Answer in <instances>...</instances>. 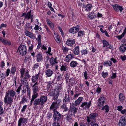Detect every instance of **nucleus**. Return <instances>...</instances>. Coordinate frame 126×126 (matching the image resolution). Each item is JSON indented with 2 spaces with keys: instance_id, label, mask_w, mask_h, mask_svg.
I'll use <instances>...</instances> for the list:
<instances>
[{
  "instance_id": "obj_1",
  "label": "nucleus",
  "mask_w": 126,
  "mask_h": 126,
  "mask_svg": "<svg viewBox=\"0 0 126 126\" xmlns=\"http://www.w3.org/2000/svg\"><path fill=\"white\" fill-rule=\"evenodd\" d=\"M16 92L12 89L8 90L6 92L5 97L4 98V102L11 105L14 96L16 98Z\"/></svg>"
},
{
  "instance_id": "obj_2",
  "label": "nucleus",
  "mask_w": 126,
  "mask_h": 126,
  "mask_svg": "<svg viewBox=\"0 0 126 126\" xmlns=\"http://www.w3.org/2000/svg\"><path fill=\"white\" fill-rule=\"evenodd\" d=\"M47 99V95L42 96L39 98L36 99L34 100L33 102V105L35 106L39 105L41 107H43Z\"/></svg>"
},
{
  "instance_id": "obj_3",
  "label": "nucleus",
  "mask_w": 126,
  "mask_h": 126,
  "mask_svg": "<svg viewBox=\"0 0 126 126\" xmlns=\"http://www.w3.org/2000/svg\"><path fill=\"white\" fill-rule=\"evenodd\" d=\"M21 78V82L27 88V95L30 97L31 94V89L29 85V84L27 80V79L24 78V76H20Z\"/></svg>"
},
{
  "instance_id": "obj_4",
  "label": "nucleus",
  "mask_w": 126,
  "mask_h": 126,
  "mask_svg": "<svg viewBox=\"0 0 126 126\" xmlns=\"http://www.w3.org/2000/svg\"><path fill=\"white\" fill-rule=\"evenodd\" d=\"M56 102H53L51 105L50 109L53 111V112L57 111L56 110L58 108L59 106V104L61 102L60 99H58L56 100Z\"/></svg>"
},
{
  "instance_id": "obj_5",
  "label": "nucleus",
  "mask_w": 126,
  "mask_h": 126,
  "mask_svg": "<svg viewBox=\"0 0 126 126\" xmlns=\"http://www.w3.org/2000/svg\"><path fill=\"white\" fill-rule=\"evenodd\" d=\"M18 50L22 56L25 55L27 52V50L25 45L21 44L19 47Z\"/></svg>"
},
{
  "instance_id": "obj_6",
  "label": "nucleus",
  "mask_w": 126,
  "mask_h": 126,
  "mask_svg": "<svg viewBox=\"0 0 126 126\" xmlns=\"http://www.w3.org/2000/svg\"><path fill=\"white\" fill-rule=\"evenodd\" d=\"M53 119L55 122H60L61 118V115L58 111L54 112Z\"/></svg>"
},
{
  "instance_id": "obj_7",
  "label": "nucleus",
  "mask_w": 126,
  "mask_h": 126,
  "mask_svg": "<svg viewBox=\"0 0 126 126\" xmlns=\"http://www.w3.org/2000/svg\"><path fill=\"white\" fill-rule=\"evenodd\" d=\"M91 102L90 101L88 102H82L80 105V107L83 108L84 110H86L89 109L90 107Z\"/></svg>"
},
{
  "instance_id": "obj_8",
  "label": "nucleus",
  "mask_w": 126,
  "mask_h": 126,
  "mask_svg": "<svg viewBox=\"0 0 126 126\" xmlns=\"http://www.w3.org/2000/svg\"><path fill=\"white\" fill-rule=\"evenodd\" d=\"M98 101V106L100 107H102L104 105V104L106 101V99L104 97L102 96L99 98Z\"/></svg>"
},
{
  "instance_id": "obj_9",
  "label": "nucleus",
  "mask_w": 126,
  "mask_h": 126,
  "mask_svg": "<svg viewBox=\"0 0 126 126\" xmlns=\"http://www.w3.org/2000/svg\"><path fill=\"white\" fill-rule=\"evenodd\" d=\"M31 11L30 10L29 12H28L27 13H23L21 15V17H24V20H29L30 19L32 16V15L31 14Z\"/></svg>"
},
{
  "instance_id": "obj_10",
  "label": "nucleus",
  "mask_w": 126,
  "mask_h": 126,
  "mask_svg": "<svg viewBox=\"0 0 126 126\" xmlns=\"http://www.w3.org/2000/svg\"><path fill=\"white\" fill-rule=\"evenodd\" d=\"M27 119L23 117H21L19 119L18 122V126H21L22 124L23 125L27 123Z\"/></svg>"
},
{
  "instance_id": "obj_11",
  "label": "nucleus",
  "mask_w": 126,
  "mask_h": 126,
  "mask_svg": "<svg viewBox=\"0 0 126 126\" xmlns=\"http://www.w3.org/2000/svg\"><path fill=\"white\" fill-rule=\"evenodd\" d=\"M48 94L50 96H53V100L54 101H55L57 100L58 97H57L56 98H55L54 97L56 96L57 94V93L56 92L55 90L54 89L51 90L49 92Z\"/></svg>"
},
{
  "instance_id": "obj_12",
  "label": "nucleus",
  "mask_w": 126,
  "mask_h": 126,
  "mask_svg": "<svg viewBox=\"0 0 126 126\" xmlns=\"http://www.w3.org/2000/svg\"><path fill=\"white\" fill-rule=\"evenodd\" d=\"M40 75V73L39 72L38 74H36L35 75L32 76L31 80L32 83H34L38 81V79L39 76Z\"/></svg>"
},
{
  "instance_id": "obj_13",
  "label": "nucleus",
  "mask_w": 126,
  "mask_h": 126,
  "mask_svg": "<svg viewBox=\"0 0 126 126\" xmlns=\"http://www.w3.org/2000/svg\"><path fill=\"white\" fill-rule=\"evenodd\" d=\"M119 126H124L125 125L126 123V118L124 116H122L119 121Z\"/></svg>"
},
{
  "instance_id": "obj_14",
  "label": "nucleus",
  "mask_w": 126,
  "mask_h": 126,
  "mask_svg": "<svg viewBox=\"0 0 126 126\" xmlns=\"http://www.w3.org/2000/svg\"><path fill=\"white\" fill-rule=\"evenodd\" d=\"M79 26L78 25L76 26V27H73L72 28H71L69 30V32H70L71 33H76L79 31Z\"/></svg>"
},
{
  "instance_id": "obj_15",
  "label": "nucleus",
  "mask_w": 126,
  "mask_h": 126,
  "mask_svg": "<svg viewBox=\"0 0 126 126\" xmlns=\"http://www.w3.org/2000/svg\"><path fill=\"white\" fill-rule=\"evenodd\" d=\"M53 71L51 69H48L45 71V74L47 77H51L53 74Z\"/></svg>"
},
{
  "instance_id": "obj_16",
  "label": "nucleus",
  "mask_w": 126,
  "mask_h": 126,
  "mask_svg": "<svg viewBox=\"0 0 126 126\" xmlns=\"http://www.w3.org/2000/svg\"><path fill=\"white\" fill-rule=\"evenodd\" d=\"M75 43V40L72 38L68 39L66 42V44L67 45L71 46H72Z\"/></svg>"
},
{
  "instance_id": "obj_17",
  "label": "nucleus",
  "mask_w": 126,
  "mask_h": 126,
  "mask_svg": "<svg viewBox=\"0 0 126 126\" xmlns=\"http://www.w3.org/2000/svg\"><path fill=\"white\" fill-rule=\"evenodd\" d=\"M50 64L52 66H53L57 64L58 62L57 61V58H54L53 57H51L49 60Z\"/></svg>"
},
{
  "instance_id": "obj_18",
  "label": "nucleus",
  "mask_w": 126,
  "mask_h": 126,
  "mask_svg": "<svg viewBox=\"0 0 126 126\" xmlns=\"http://www.w3.org/2000/svg\"><path fill=\"white\" fill-rule=\"evenodd\" d=\"M32 97V99L31 100L30 103V105L31 106L32 105L33 103V102L34 100L36 99V98L38 96V93H33Z\"/></svg>"
},
{
  "instance_id": "obj_19",
  "label": "nucleus",
  "mask_w": 126,
  "mask_h": 126,
  "mask_svg": "<svg viewBox=\"0 0 126 126\" xmlns=\"http://www.w3.org/2000/svg\"><path fill=\"white\" fill-rule=\"evenodd\" d=\"M78 108L75 107L74 104L70 106L69 110V112H74V113H76L77 112Z\"/></svg>"
},
{
  "instance_id": "obj_20",
  "label": "nucleus",
  "mask_w": 126,
  "mask_h": 126,
  "mask_svg": "<svg viewBox=\"0 0 126 126\" xmlns=\"http://www.w3.org/2000/svg\"><path fill=\"white\" fill-rule=\"evenodd\" d=\"M62 89V87L60 85H59L56 87V88L54 89L56 92L57 93V94L56 96H55V98H56L57 97L59 96V93L61 92V90Z\"/></svg>"
},
{
  "instance_id": "obj_21",
  "label": "nucleus",
  "mask_w": 126,
  "mask_h": 126,
  "mask_svg": "<svg viewBox=\"0 0 126 126\" xmlns=\"http://www.w3.org/2000/svg\"><path fill=\"white\" fill-rule=\"evenodd\" d=\"M73 53L75 55H78L80 53V49L79 46H76L73 49Z\"/></svg>"
},
{
  "instance_id": "obj_22",
  "label": "nucleus",
  "mask_w": 126,
  "mask_h": 126,
  "mask_svg": "<svg viewBox=\"0 0 126 126\" xmlns=\"http://www.w3.org/2000/svg\"><path fill=\"white\" fill-rule=\"evenodd\" d=\"M83 99V98L82 97H79L75 101V104L74 105L75 106H77L79 105L82 101Z\"/></svg>"
},
{
  "instance_id": "obj_23",
  "label": "nucleus",
  "mask_w": 126,
  "mask_h": 126,
  "mask_svg": "<svg viewBox=\"0 0 126 126\" xmlns=\"http://www.w3.org/2000/svg\"><path fill=\"white\" fill-rule=\"evenodd\" d=\"M60 109L63 110V112H66L68 110V108L66 104L64 103L61 105Z\"/></svg>"
},
{
  "instance_id": "obj_24",
  "label": "nucleus",
  "mask_w": 126,
  "mask_h": 126,
  "mask_svg": "<svg viewBox=\"0 0 126 126\" xmlns=\"http://www.w3.org/2000/svg\"><path fill=\"white\" fill-rule=\"evenodd\" d=\"M113 7L114 9L117 11H118L119 10L120 12H121L123 10V8L122 7L117 4L114 5Z\"/></svg>"
},
{
  "instance_id": "obj_25",
  "label": "nucleus",
  "mask_w": 126,
  "mask_h": 126,
  "mask_svg": "<svg viewBox=\"0 0 126 126\" xmlns=\"http://www.w3.org/2000/svg\"><path fill=\"white\" fill-rule=\"evenodd\" d=\"M126 44H125L124 43L123 44H122L120 46L119 50L121 52H124L126 50Z\"/></svg>"
},
{
  "instance_id": "obj_26",
  "label": "nucleus",
  "mask_w": 126,
  "mask_h": 126,
  "mask_svg": "<svg viewBox=\"0 0 126 126\" xmlns=\"http://www.w3.org/2000/svg\"><path fill=\"white\" fill-rule=\"evenodd\" d=\"M74 54H71L67 55L65 58V60L67 62H69L72 59L74 58Z\"/></svg>"
},
{
  "instance_id": "obj_27",
  "label": "nucleus",
  "mask_w": 126,
  "mask_h": 126,
  "mask_svg": "<svg viewBox=\"0 0 126 126\" xmlns=\"http://www.w3.org/2000/svg\"><path fill=\"white\" fill-rule=\"evenodd\" d=\"M46 21L48 25L52 29L54 28V24L49 19H47Z\"/></svg>"
},
{
  "instance_id": "obj_28",
  "label": "nucleus",
  "mask_w": 126,
  "mask_h": 126,
  "mask_svg": "<svg viewBox=\"0 0 126 126\" xmlns=\"http://www.w3.org/2000/svg\"><path fill=\"white\" fill-rule=\"evenodd\" d=\"M112 62L111 61L108 60L105 61L103 63V65L106 67L111 66L112 64Z\"/></svg>"
},
{
  "instance_id": "obj_29",
  "label": "nucleus",
  "mask_w": 126,
  "mask_h": 126,
  "mask_svg": "<svg viewBox=\"0 0 126 126\" xmlns=\"http://www.w3.org/2000/svg\"><path fill=\"white\" fill-rule=\"evenodd\" d=\"M78 64V63L77 61L73 60L70 63V65L71 67L74 68L77 66Z\"/></svg>"
},
{
  "instance_id": "obj_30",
  "label": "nucleus",
  "mask_w": 126,
  "mask_h": 126,
  "mask_svg": "<svg viewBox=\"0 0 126 126\" xmlns=\"http://www.w3.org/2000/svg\"><path fill=\"white\" fill-rule=\"evenodd\" d=\"M37 61V62H40L43 60L42 54L40 52H39L36 55Z\"/></svg>"
},
{
  "instance_id": "obj_31",
  "label": "nucleus",
  "mask_w": 126,
  "mask_h": 126,
  "mask_svg": "<svg viewBox=\"0 0 126 126\" xmlns=\"http://www.w3.org/2000/svg\"><path fill=\"white\" fill-rule=\"evenodd\" d=\"M88 17L91 19H93L96 16V14L94 12H90L88 14Z\"/></svg>"
},
{
  "instance_id": "obj_32",
  "label": "nucleus",
  "mask_w": 126,
  "mask_h": 126,
  "mask_svg": "<svg viewBox=\"0 0 126 126\" xmlns=\"http://www.w3.org/2000/svg\"><path fill=\"white\" fill-rule=\"evenodd\" d=\"M54 37L55 40L57 43H59L61 41L59 36L57 33H54Z\"/></svg>"
},
{
  "instance_id": "obj_33",
  "label": "nucleus",
  "mask_w": 126,
  "mask_h": 126,
  "mask_svg": "<svg viewBox=\"0 0 126 126\" xmlns=\"http://www.w3.org/2000/svg\"><path fill=\"white\" fill-rule=\"evenodd\" d=\"M70 98L69 96H68L66 94L63 100L64 103H65L67 102H70Z\"/></svg>"
},
{
  "instance_id": "obj_34",
  "label": "nucleus",
  "mask_w": 126,
  "mask_h": 126,
  "mask_svg": "<svg viewBox=\"0 0 126 126\" xmlns=\"http://www.w3.org/2000/svg\"><path fill=\"white\" fill-rule=\"evenodd\" d=\"M60 70L61 71L64 72L66 71L67 70V67L65 65H62L61 66Z\"/></svg>"
},
{
  "instance_id": "obj_35",
  "label": "nucleus",
  "mask_w": 126,
  "mask_h": 126,
  "mask_svg": "<svg viewBox=\"0 0 126 126\" xmlns=\"http://www.w3.org/2000/svg\"><path fill=\"white\" fill-rule=\"evenodd\" d=\"M32 29V27L30 25V24L29 23H26L24 26V31L28 30V29Z\"/></svg>"
},
{
  "instance_id": "obj_36",
  "label": "nucleus",
  "mask_w": 126,
  "mask_h": 126,
  "mask_svg": "<svg viewBox=\"0 0 126 126\" xmlns=\"http://www.w3.org/2000/svg\"><path fill=\"white\" fill-rule=\"evenodd\" d=\"M28 100L27 97H26L25 95H24L22 98L21 101H20V104H23L25 102H27L28 101Z\"/></svg>"
},
{
  "instance_id": "obj_37",
  "label": "nucleus",
  "mask_w": 126,
  "mask_h": 126,
  "mask_svg": "<svg viewBox=\"0 0 126 126\" xmlns=\"http://www.w3.org/2000/svg\"><path fill=\"white\" fill-rule=\"evenodd\" d=\"M98 115V114L96 113H93L91 114L90 115L89 117H87L88 118H89L91 119H93L95 118Z\"/></svg>"
},
{
  "instance_id": "obj_38",
  "label": "nucleus",
  "mask_w": 126,
  "mask_h": 126,
  "mask_svg": "<svg viewBox=\"0 0 126 126\" xmlns=\"http://www.w3.org/2000/svg\"><path fill=\"white\" fill-rule=\"evenodd\" d=\"M80 52L82 55H85L88 53L89 51L87 49H83L80 51Z\"/></svg>"
},
{
  "instance_id": "obj_39",
  "label": "nucleus",
  "mask_w": 126,
  "mask_h": 126,
  "mask_svg": "<svg viewBox=\"0 0 126 126\" xmlns=\"http://www.w3.org/2000/svg\"><path fill=\"white\" fill-rule=\"evenodd\" d=\"M92 7L91 4H88L85 6V10L87 11H90Z\"/></svg>"
},
{
  "instance_id": "obj_40",
  "label": "nucleus",
  "mask_w": 126,
  "mask_h": 126,
  "mask_svg": "<svg viewBox=\"0 0 126 126\" xmlns=\"http://www.w3.org/2000/svg\"><path fill=\"white\" fill-rule=\"evenodd\" d=\"M126 27H125L124 31L122 33V34L120 36H116V38H117L119 40H120L124 36L125 34L126 33Z\"/></svg>"
},
{
  "instance_id": "obj_41",
  "label": "nucleus",
  "mask_w": 126,
  "mask_h": 126,
  "mask_svg": "<svg viewBox=\"0 0 126 126\" xmlns=\"http://www.w3.org/2000/svg\"><path fill=\"white\" fill-rule=\"evenodd\" d=\"M102 110H104V111L107 113L109 110V106L108 105H106L105 106H103L102 108Z\"/></svg>"
},
{
  "instance_id": "obj_42",
  "label": "nucleus",
  "mask_w": 126,
  "mask_h": 126,
  "mask_svg": "<svg viewBox=\"0 0 126 126\" xmlns=\"http://www.w3.org/2000/svg\"><path fill=\"white\" fill-rule=\"evenodd\" d=\"M119 100L121 101H122L125 99V97L122 93H120L119 95Z\"/></svg>"
},
{
  "instance_id": "obj_43",
  "label": "nucleus",
  "mask_w": 126,
  "mask_h": 126,
  "mask_svg": "<svg viewBox=\"0 0 126 126\" xmlns=\"http://www.w3.org/2000/svg\"><path fill=\"white\" fill-rule=\"evenodd\" d=\"M80 94L79 93L78 91L75 92V94H73L74 95L73 96V99H76L80 95Z\"/></svg>"
},
{
  "instance_id": "obj_44",
  "label": "nucleus",
  "mask_w": 126,
  "mask_h": 126,
  "mask_svg": "<svg viewBox=\"0 0 126 126\" xmlns=\"http://www.w3.org/2000/svg\"><path fill=\"white\" fill-rule=\"evenodd\" d=\"M33 93H38L39 91V88L38 86H35L33 87Z\"/></svg>"
},
{
  "instance_id": "obj_45",
  "label": "nucleus",
  "mask_w": 126,
  "mask_h": 126,
  "mask_svg": "<svg viewBox=\"0 0 126 126\" xmlns=\"http://www.w3.org/2000/svg\"><path fill=\"white\" fill-rule=\"evenodd\" d=\"M2 43L4 44L8 45H10L11 44V43L10 41L5 39H4Z\"/></svg>"
},
{
  "instance_id": "obj_46",
  "label": "nucleus",
  "mask_w": 126,
  "mask_h": 126,
  "mask_svg": "<svg viewBox=\"0 0 126 126\" xmlns=\"http://www.w3.org/2000/svg\"><path fill=\"white\" fill-rule=\"evenodd\" d=\"M24 78L27 79H29L31 77V76L29 74V71L28 70H27L25 73L24 76Z\"/></svg>"
},
{
  "instance_id": "obj_47",
  "label": "nucleus",
  "mask_w": 126,
  "mask_h": 126,
  "mask_svg": "<svg viewBox=\"0 0 126 126\" xmlns=\"http://www.w3.org/2000/svg\"><path fill=\"white\" fill-rule=\"evenodd\" d=\"M84 32L82 31H79L78 32V36L79 37H80L84 35Z\"/></svg>"
},
{
  "instance_id": "obj_48",
  "label": "nucleus",
  "mask_w": 126,
  "mask_h": 126,
  "mask_svg": "<svg viewBox=\"0 0 126 126\" xmlns=\"http://www.w3.org/2000/svg\"><path fill=\"white\" fill-rule=\"evenodd\" d=\"M75 82V80L74 78L72 77L69 79V81L68 82V83L70 84H72L74 83Z\"/></svg>"
},
{
  "instance_id": "obj_49",
  "label": "nucleus",
  "mask_w": 126,
  "mask_h": 126,
  "mask_svg": "<svg viewBox=\"0 0 126 126\" xmlns=\"http://www.w3.org/2000/svg\"><path fill=\"white\" fill-rule=\"evenodd\" d=\"M51 48L50 47H48V50L47 51H45V53L47 54V55H52V54L51 53Z\"/></svg>"
},
{
  "instance_id": "obj_50",
  "label": "nucleus",
  "mask_w": 126,
  "mask_h": 126,
  "mask_svg": "<svg viewBox=\"0 0 126 126\" xmlns=\"http://www.w3.org/2000/svg\"><path fill=\"white\" fill-rule=\"evenodd\" d=\"M53 81H49L47 82V88L49 89L51 88L52 85Z\"/></svg>"
},
{
  "instance_id": "obj_51",
  "label": "nucleus",
  "mask_w": 126,
  "mask_h": 126,
  "mask_svg": "<svg viewBox=\"0 0 126 126\" xmlns=\"http://www.w3.org/2000/svg\"><path fill=\"white\" fill-rule=\"evenodd\" d=\"M24 33L26 36L29 37L30 35H31L32 33L31 32L29 31L28 30L24 31Z\"/></svg>"
},
{
  "instance_id": "obj_52",
  "label": "nucleus",
  "mask_w": 126,
  "mask_h": 126,
  "mask_svg": "<svg viewBox=\"0 0 126 126\" xmlns=\"http://www.w3.org/2000/svg\"><path fill=\"white\" fill-rule=\"evenodd\" d=\"M22 86V84H20L16 90V92L17 93V94H18V95H19L20 93L21 89V87Z\"/></svg>"
},
{
  "instance_id": "obj_53",
  "label": "nucleus",
  "mask_w": 126,
  "mask_h": 126,
  "mask_svg": "<svg viewBox=\"0 0 126 126\" xmlns=\"http://www.w3.org/2000/svg\"><path fill=\"white\" fill-rule=\"evenodd\" d=\"M34 47V46L33 44H32L31 46H29L28 49V51L30 53L32 52V51H33L32 50Z\"/></svg>"
},
{
  "instance_id": "obj_54",
  "label": "nucleus",
  "mask_w": 126,
  "mask_h": 126,
  "mask_svg": "<svg viewBox=\"0 0 126 126\" xmlns=\"http://www.w3.org/2000/svg\"><path fill=\"white\" fill-rule=\"evenodd\" d=\"M25 71V69L23 68H21L20 70V76H24V74Z\"/></svg>"
},
{
  "instance_id": "obj_55",
  "label": "nucleus",
  "mask_w": 126,
  "mask_h": 126,
  "mask_svg": "<svg viewBox=\"0 0 126 126\" xmlns=\"http://www.w3.org/2000/svg\"><path fill=\"white\" fill-rule=\"evenodd\" d=\"M39 67L38 63L35 64L32 67V69L34 70H35L37 69Z\"/></svg>"
},
{
  "instance_id": "obj_56",
  "label": "nucleus",
  "mask_w": 126,
  "mask_h": 126,
  "mask_svg": "<svg viewBox=\"0 0 126 126\" xmlns=\"http://www.w3.org/2000/svg\"><path fill=\"white\" fill-rule=\"evenodd\" d=\"M17 77L15 76L14 77V79H13V80L14 82V84H13V86L15 85L16 88L17 87V83L16 80L17 79Z\"/></svg>"
},
{
  "instance_id": "obj_57",
  "label": "nucleus",
  "mask_w": 126,
  "mask_h": 126,
  "mask_svg": "<svg viewBox=\"0 0 126 126\" xmlns=\"http://www.w3.org/2000/svg\"><path fill=\"white\" fill-rule=\"evenodd\" d=\"M62 50L63 52L65 53L67 52L69 50V49L66 47H64L63 46L62 47Z\"/></svg>"
},
{
  "instance_id": "obj_58",
  "label": "nucleus",
  "mask_w": 126,
  "mask_h": 126,
  "mask_svg": "<svg viewBox=\"0 0 126 126\" xmlns=\"http://www.w3.org/2000/svg\"><path fill=\"white\" fill-rule=\"evenodd\" d=\"M68 94L67 96H72L74 94V92L73 90H68Z\"/></svg>"
},
{
  "instance_id": "obj_59",
  "label": "nucleus",
  "mask_w": 126,
  "mask_h": 126,
  "mask_svg": "<svg viewBox=\"0 0 126 126\" xmlns=\"http://www.w3.org/2000/svg\"><path fill=\"white\" fill-rule=\"evenodd\" d=\"M29 37L33 39H37V38L35 36V35L33 34L32 32L31 34L30 35Z\"/></svg>"
},
{
  "instance_id": "obj_60",
  "label": "nucleus",
  "mask_w": 126,
  "mask_h": 126,
  "mask_svg": "<svg viewBox=\"0 0 126 126\" xmlns=\"http://www.w3.org/2000/svg\"><path fill=\"white\" fill-rule=\"evenodd\" d=\"M26 89L25 88H23L22 90L21 95H26Z\"/></svg>"
},
{
  "instance_id": "obj_61",
  "label": "nucleus",
  "mask_w": 126,
  "mask_h": 126,
  "mask_svg": "<svg viewBox=\"0 0 126 126\" xmlns=\"http://www.w3.org/2000/svg\"><path fill=\"white\" fill-rule=\"evenodd\" d=\"M44 27L46 29L47 32L48 33L50 34L51 33V31H50V30L49 29V28L48 27V26L47 25H45Z\"/></svg>"
},
{
  "instance_id": "obj_62",
  "label": "nucleus",
  "mask_w": 126,
  "mask_h": 126,
  "mask_svg": "<svg viewBox=\"0 0 126 126\" xmlns=\"http://www.w3.org/2000/svg\"><path fill=\"white\" fill-rule=\"evenodd\" d=\"M16 71V67L14 66L11 67V73L14 74L15 73Z\"/></svg>"
},
{
  "instance_id": "obj_63",
  "label": "nucleus",
  "mask_w": 126,
  "mask_h": 126,
  "mask_svg": "<svg viewBox=\"0 0 126 126\" xmlns=\"http://www.w3.org/2000/svg\"><path fill=\"white\" fill-rule=\"evenodd\" d=\"M108 73L107 72H104L103 71L102 72V76L104 78H105V77L108 75Z\"/></svg>"
},
{
  "instance_id": "obj_64",
  "label": "nucleus",
  "mask_w": 126,
  "mask_h": 126,
  "mask_svg": "<svg viewBox=\"0 0 126 126\" xmlns=\"http://www.w3.org/2000/svg\"><path fill=\"white\" fill-rule=\"evenodd\" d=\"M69 77H70L69 74H67L66 75V76L65 77V79L66 80V83H68V80L69 79Z\"/></svg>"
}]
</instances>
